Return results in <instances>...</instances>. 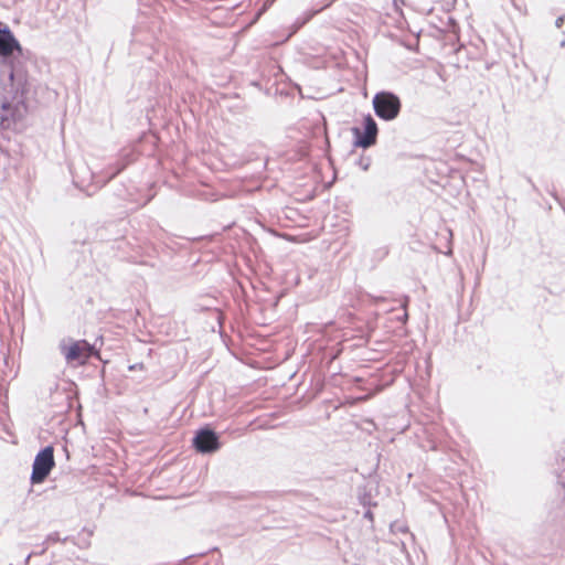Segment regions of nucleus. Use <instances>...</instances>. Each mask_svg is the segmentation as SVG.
Masks as SVG:
<instances>
[{"instance_id":"obj_6","label":"nucleus","mask_w":565,"mask_h":565,"mask_svg":"<svg viewBox=\"0 0 565 565\" xmlns=\"http://www.w3.org/2000/svg\"><path fill=\"white\" fill-rule=\"evenodd\" d=\"M377 136V125L371 116L364 119V134L359 137L356 145L363 148H369L375 143Z\"/></svg>"},{"instance_id":"obj_3","label":"nucleus","mask_w":565,"mask_h":565,"mask_svg":"<svg viewBox=\"0 0 565 565\" xmlns=\"http://www.w3.org/2000/svg\"><path fill=\"white\" fill-rule=\"evenodd\" d=\"M375 114L384 120L395 119L401 111L399 98L390 92L377 93L373 98Z\"/></svg>"},{"instance_id":"obj_4","label":"nucleus","mask_w":565,"mask_h":565,"mask_svg":"<svg viewBox=\"0 0 565 565\" xmlns=\"http://www.w3.org/2000/svg\"><path fill=\"white\" fill-rule=\"evenodd\" d=\"M54 466V449L52 446H47L35 456L31 475L32 483H42Z\"/></svg>"},{"instance_id":"obj_2","label":"nucleus","mask_w":565,"mask_h":565,"mask_svg":"<svg viewBox=\"0 0 565 565\" xmlns=\"http://www.w3.org/2000/svg\"><path fill=\"white\" fill-rule=\"evenodd\" d=\"M61 350L67 363H77L78 365H84L93 355L99 356L98 351L85 340L62 344Z\"/></svg>"},{"instance_id":"obj_8","label":"nucleus","mask_w":565,"mask_h":565,"mask_svg":"<svg viewBox=\"0 0 565 565\" xmlns=\"http://www.w3.org/2000/svg\"><path fill=\"white\" fill-rule=\"evenodd\" d=\"M563 23H564V18L559 17V18L556 19L555 25H556V28L562 29L563 28Z\"/></svg>"},{"instance_id":"obj_5","label":"nucleus","mask_w":565,"mask_h":565,"mask_svg":"<svg viewBox=\"0 0 565 565\" xmlns=\"http://www.w3.org/2000/svg\"><path fill=\"white\" fill-rule=\"evenodd\" d=\"M194 448L202 454L214 452L220 448L216 434L211 429H201L193 439Z\"/></svg>"},{"instance_id":"obj_7","label":"nucleus","mask_w":565,"mask_h":565,"mask_svg":"<svg viewBox=\"0 0 565 565\" xmlns=\"http://www.w3.org/2000/svg\"><path fill=\"white\" fill-rule=\"evenodd\" d=\"M15 50H21L19 42L10 32L0 35V56H10Z\"/></svg>"},{"instance_id":"obj_1","label":"nucleus","mask_w":565,"mask_h":565,"mask_svg":"<svg viewBox=\"0 0 565 565\" xmlns=\"http://www.w3.org/2000/svg\"><path fill=\"white\" fill-rule=\"evenodd\" d=\"M25 111L23 92L3 88L0 92V118L11 121L20 118Z\"/></svg>"}]
</instances>
